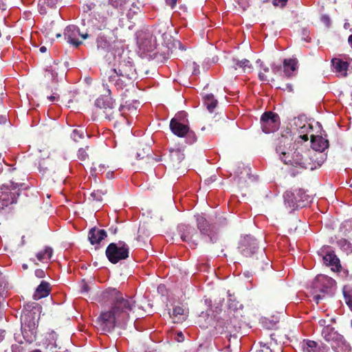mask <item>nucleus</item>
I'll return each mask as SVG.
<instances>
[{
	"instance_id": "obj_1",
	"label": "nucleus",
	"mask_w": 352,
	"mask_h": 352,
	"mask_svg": "<svg viewBox=\"0 0 352 352\" xmlns=\"http://www.w3.org/2000/svg\"><path fill=\"white\" fill-rule=\"evenodd\" d=\"M308 130H312V126L309 124H304L300 128L299 138L293 144L292 148H291L292 140L290 137L282 135L278 138L276 152L285 164L310 170H314L322 165L323 162L322 153L329 147V142L320 135H311V148L302 145V141L309 140L308 134L305 133Z\"/></svg>"
},
{
	"instance_id": "obj_2",
	"label": "nucleus",
	"mask_w": 352,
	"mask_h": 352,
	"mask_svg": "<svg viewBox=\"0 0 352 352\" xmlns=\"http://www.w3.org/2000/svg\"><path fill=\"white\" fill-rule=\"evenodd\" d=\"M103 294L111 300L112 305L111 310L101 313L98 318V326L104 333L111 332L116 326L124 327L135 307V300L129 296L124 297L116 289H109Z\"/></svg>"
},
{
	"instance_id": "obj_3",
	"label": "nucleus",
	"mask_w": 352,
	"mask_h": 352,
	"mask_svg": "<svg viewBox=\"0 0 352 352\" xmlns=\"http://www.w3.org/2000/svg\"><path fill=\"white\" fill-rule=\"evenodd\" d=\"M41 307L35 302H29L24 305L21 316V331L24 339L28 342H32L36 339L38 313Z\"/></svg>"
},
{
	"instance_id": "obj_4",
	"label": "nucleus",
	"mask_w": 352,
	"mask_h": 352,
	"mask_svg": "<svg viewBox=\"0 0 352 352\" xmlns=\"http://www.w3.org/2000/svg\"><path fill=\"white\" fill-rule=\"evenodd\" d=\"M135 69L130 58L122 59L116 68L111 70L109 82L118 89H123L135 78Z\"/></svg>"
},
{
	"instance_id": "obj_5",
	"label": "nucleus",
	"mask_w": 352,
	"mask_h": 352,
	"mask_svg": "<svg viewBox=\"0 0 352 352\" xmlns=\"http://www.w3.org/2000/svg\"><path fill=\"white\" fill-rule=\"evenodd\" d=\"M336 281L331 277L318 275L312 283L313 300L316 304L324 297L325 294H331L335 289Z\"/></svg>"
},
{
	"instance_id": "obj_6",
	"label": "nucleus",
	"mask_w": 352,
	"mask_h": 352,
	"mask_svg": "<svg viewBox=\"0 0 352 352\" xmlns=\"http://www.w3.org/2000/svg\"><path fill=\"white\" fill-rule=\"evenodd\" d=\"M108 260L113 264L118 263L121 260H124L129 257V247L122 241L117 243H111L105 251Z\"/></svg>"
},
{
	"instance_id": "obj_7",
	"label": "nucleus",
	"mask_w": 352,
	"mask_h": 352,
	"mask_svg": "<svg viewBox=\"0 0 352 352\" xmlns=\"http://www.w3.org/2000/svg\"><path fill=\"white\" fill-rule=\"evenodd\" d=\"M23 184L11 182L10 186L3 185L0 187V203L3 207L16 203L19 195V190L23 187Z\"/></svg>"
},
{
	"instance_id": "obj_8",
	"label": "nucleus",
	"mask_w": 352,
	"mask_h": 352,
	"mask_svg": "<svg viewBox=\"0 0 352 352\" xmlns=\"http://www.w3.org/2000/svg\"><path fill=\"white\" fill-rule=\"evenodd\" d=\"M262 130L265 133H274L280 126V118L278 114L272 111L265 112L261 118Z\"/></svg>"
},
{
	"instance_id": "obj_9",
	"label": "nucleus",
	"mask_w": 352,
	"mask_h": 352,
	"mask_svg": "<svg viewBox=\"0 0 352 352\" xmlns=\"http://www.w3.org/2000/svg\"><path fill=\"white\" fill-rule=\"evenodd\" d=\"M322 336L331 344L333 348L340 346L343 344L344 341V337L329 326H326L322 329Z\"/></svg>"
},
{
	"instance_id": "obj_10",
	"label": "nucleus",
	"mask_w": 352,
	"mask_h": 352,
	"mask_svg": "<svg viewBox=\"0 0 352 352\" xmlns=\"http://www.w3.org/2000/svg\"><path fill=\"white\" fill-rule=\"evenodd\" d=\"M239 249L243 256H251L258 250V243L253 236L247 235L241 240Z\"/></svg>"
},
{
	"instance_id": "obj_11",
	"label": "nucleus",
	"mask_w": 352,
	"mask_h": 352,
	"mask_svg": "<svg viewBox=\"0 0 352 352\" xmlns=\"http://www.w3.org/2000/svg\"><path fill=\"white\" fill-rule=\"evenodd\" d=\"M64 36L68 43L78 47L82 43L78 40V37L80 36L82 38L85 39L88 37V34H81L78 27L76 25H69L65 29Z\"/></svg>"
},
{
	"instance_id": "obj_12",
	"label": "nucleus",
	"mask_w": 352,
	"mask_h": 352,
	"mask_svg": "<svg viewBox=\"0 0 352 352\" xmlns=\"http://www.w3.org/2000/svg\"><path fill=\"white\" fill-rule=\"evenodd\" d=\"M177 229L181 239L189 243L192 248H195L197 243L194 237L197 235L195 228L189 225L181 224L178 226Z\"/></svg>"
},
{
	"instance_id": "obj_13",
	"label": "nucleus",
	"mask_w": 352,
	"mask_h": 352,
	"mask_svg": "<svg viewBox=\"0 0 352 352\" xmlns=\"http://www.w3.org/2000/svg\"><path fill=\"white\" fill-rule=\"evenodd\" d=\"M322 260L326 265L330 266L333 271L339 272L341 268L340 260L335 254L334 252L329 248H326L320 251Z\"/></svg>"
},
{
	"instance_id": "obj_14",
	"label": "nucleus",
	"mask_w": 352,
	"mask_h": 352,
	"mask_svg": "<svg viewBox=\"0 0 352 352\" xmlns=\"http://www.w3.org/2000/svg\"><path fill=\"white\" fill-rule=\"evenodd\" d=\"M196 218L197 228L199 230L200 233L203 235L208 236L212 243L216 241L214 235H212V230L210 224L208 222L206 217L203 214H197L195 216Z\"/></svg>"
},
{
	"instance_id": "obj_15",
	"label": "nucleus",
	"mask_w": 352,
	"mask_h": 352,
	"mask_svg": "<svg viewBox=\"0 0 352 352\" xmlns=\"http://www.w3.org/2000/svg\"><path fill=\"white\" fill-rule=\"evenodd\" d=\"M284 204L289 212H292L298 208H302V204L298 203L297 195L295 190H287L283 195Z\"/></svg>"
},
{
	"instance_id": "obj_16",
	"label": "nucleus",
	"mask_w": 352,
	"mask_h": 352,
	"mask_svg": "<svg viewBox=\"0 0 352 352\" xmlns=\"http://www.w3.org/2000/svg\"><path fill=\"white\" fill-rule=\"evenodd\" d=\"M184 151V148L183 147L178 146H175L168 148L169 157L173 166H177L184 160L185 157Z\"/></svg>"
},
{
	"instance_id": "obj_17",
	"label": "nucleus",
	"mask_w": 352,
	"mask_h": 352,
	"mask_svg": "<svg viewBox=\"0 0 352 352\" xmlns=\"http://www.w3.org/2000/svg\"><path fill=\"white\" fill-rule=\"evenodd\" d=\"M332 66L334 72L342 77L347 76L349 69V63L339 58H334L331 60Z\"/></svg>"
},
{
	"instance_id": "obj_18",
	"label": "nucleus",
	"mask_w": 352,
	"mask_h": 352,
	"mask_svg": "<svg viewBox=\"0 0 352 352\" xmlns=\"http://www.w3.org/2000/svg\"><path fill=\"white\" fill-rule=\"evenodd\" d=\"M107 236L104 230L96 228H91L89 232V240L92 245L99 244Z\"/></svg>"
},
{
	"instance_id": "obj_19",
	"label": "nucleus",
	"mask_w": 352,
	"mask_h": 352,
	"mask_svg": "<svg viewBox=\"0 0 352 352\" xmlns=\"http://www.w3.org/2000/svg\"><path fill=\"white\" fill-rule=\"evenodd\" d=\"M50 293V285L46 281H42L36 287L33 295L34 299L39 300L42 298L47 296Z\"/></svg>"
},
{
	"instance_id": "obj_20",
	"label": "nucleus",
	"mask_w": 352,
	"mask_h": 352,
	"mask_svg": "<svg viewBox=\"0 0 352 352\" xmlns=\"http://www.w3.org/2000/svg\"><path fill=\"white\" fill-rule=\"evenodd\" d=\"M170 317L173 319L174 323H180L184 321L187 318V313L185 309L180 306H175L173 308V313H169Z\"/></svg>"
},
{
	"instance_id": "obj_21",
	"label": "nucleus",
	"mask_w": 352,
	"mask_h": 352,
	"mask_svg": "<svg viewBox=\"0 0 352 352\" xmlns=\"http://www.w3.org/2000/svg\"><path fill=\"white\" fill-rule=\"evenodd\" d=\"M170 129L173 134L183 138L188 133L189 126L186 123H170Z\"/></svg>"
},
{
	"instance_id": "obj_22",
	"label": "nucleus",
	"mask_w": 352,
	"mask_h": 352,
	"mask_svg": "<svg viewBox=\"0 0 352 352\" xmlns=\"http://www.w3.org/2000/svg\"><path fill=\"white\" fill-rule=\"evenodd\" d=\"M8 285L7 284L5 277L2 276L0 272V307L5 303L4 298L6 296L8 292ZM3 318V312L0 310V320Z\"/></svg>"
},
{
	"instance_id": "obj_23",
	"label": "nucleus",
	"mask_w": 352,
	"mask_h": 352,
	"mask_svg": "<svg viewBox=\"0 0 352 352\" xmlns=\"http://www.w3.org/2000/svg\"><path fill=\"white\" fill-rule=\"evenodd\" d=\"M298 61L296 58L285 59L283 61L284 73L287 76H291L297 69Z\"/></svg>"
},
{
	"instance_id": "obj_24",
	"label": "nucleus",
	"mask_w": 352,
	"mask_h": 352,
	"mask_svg": "<svg viewBox=\"0 0 352 352\" xmlns=\"http://www.w3.org/2000/svg\"><path fill=\"white\" fill-rule=\"evenodd\" d=\"M234 67L236 69L238 67L241 68L243 72L250 73L252 71V67L250 60L248 59H243L241 60L233 58Z\"/></svg>"
},
{
	"instance_id": "obj_25",
	"label": "nucleus",
	"mask_w": 352,
	"mask_h": 352,
	"mask_svg": "<svg viewBox=\"0 0 352 352\" xmlns=\"http://www.w3.org/2000/svg\"><path fill=\"white\" fill-rule=\"evenodd\" d=\"M204 103L207 109L212 113L218 104V101L212 94H210L204 97Z\"/></svg>"
},
{
	"instance_id": "obj_26",
	"label": "nucleus",
	"mask_w": 352,
	"mask_h": 352,
	"mask_svg": "<svg viewBox=\"0 0 352 352\" xmlns=\"http://www.w3.org/2000/svg\"><path fill=\"white\" fill-rule=\"evenodd\" d=\"M52 254V248L46 247L43 250H41L36 254V258L39 261L45 262L51 258Z\"/></svg>"
},
{
	"instance_id": "obj_27",
	"label": "nucleus",
	"mask_w": 352,
	"mask_h": 352,
	"mask_svg": "<svg viewBox=\"0 0 352 352\" xmlns=\"http://www.w3.org/2000/svg\"><path fill=\"white\" fill-rule=\"evenodd\" d=\"M96 43L98 50H102L104 51H108L111 45L109 41H108L106 36L102 34L98 36Z\"/></svg>"
},
{
	"instance_id": "obj_28",
	"label": "nucleus",
	"mask_w": 352,
	"mask_h": 352,
	"mask_svg": "<svg viewBox=\"0 0 352 352\" xmlns=\"http://www.w3.org/2000/svg\"><path fill=\"white\" fill-rule=\"evenodd\" d=\"M298 204H302V208L305 207L309 202V197L302 189L295 190Z\"/></svg>"
},
{
	"instance_id": "obj_29",
	"label": "nucleus",
	"mask_w": 352,
	"mask_h": 352,
	"mask_svg": "<svg viewBox=\"0 0 352 352\" xmlns=\"http://www.w3.org/2000/svg\"><path fill=\"white\" fill-rule=\"evenodd\" d=\"M170 123H186L188 124L187 119V113L182 111L175 114L173 118L171 119Z\"/></svg>"
},
{
	"instance_id": "obj_30",
	"label": "nucleus",
	"mask_w": 352,
	"mask_h": 352,
	"mask_svg": "<svg viewBox=\"0 0 352 352\" xmlns=\"http://www.w3.org/2000/svg\"><path fill=\"white\" fill-rule=\"evenodd\" d=\"M340 248L347 254L352 252V243L346 239H342L337 242Z\"/></svg>"
},
{
	"instance_id": "obj_31",
	"label": "nucleus",
	"mask_w": 352,
	"mask_h": 352,
	"mask_svg": "<svg viewBox=\"0 0 352 352\" xmlns=\"http://www.w3.org/2000/svg\"><path fill=\"white\" fill-rule=\"evenodd\" d=\"M304 352H316L317 343L313 340H306L302 346Z\"/></svg>"
},
{
	"instance_id": "obj_32",
	"label": "nucleus",
	"mask_w": 352,
	"mask_h": 352,
	"mask_svg": "<svg viewBox=\"0 0 352 352\" xmlns=\"http://www.w3.org/2000/svg\"><path fill=\"white\" fill-rule=\"evenodd\" d=\"M343 294L346 303L352 311V288L344 287Z\"/></svg>"
},
{
	"instance_id": "obj_33",
	"label": "nucleus",
	"mask_w": 352,
	"mask_h": 352,
	"mask_svg": "<svg viewBox=\"0 0 352 352\" xmlns=\"http://www.w3.org/2000/svg\"><path fill=\"white\" fill-rule=\"evenodd\" d=\"M48 340L50 342L46 345V348L50 350H53L57 348V344L56 342L57 340V334L54 331H52L49 333Z\"/></svg>"
},
{
	"instance_id": "obj_34",
	"label": "nucleus",
	"mask_w": 352,
	"mask_h": 352,
	"mask_svg": "<svg viewBox=\"0 0 352 352\" xmlns=\"http://www.w3.org/2000/svg\"><path fill=\"white\" fill-rule=\"evenodd\" d=\"M140 47L144 52H152L155 48V45L151 43V41H144L142 43H140Z\"/></svg>"
},
{
	"instance_id": "obj_35",
	"label": "nucleus",
	"mask_w": 352,
	"mask_h": 352,
	"mask_svg": "<svg viewBox=\"0 0 352 352\" xmlns=\"http://www.w3.org/2000/svg\"><path fill=\"white\" fill-rule=\"evenodd\" d=\"M85 137V132L82 129H74L72 133V138L75 141L78 142L80 139Z\"/></svg>"
},
{
	"instance_id": "obj_36",
	"label": "nucleus",
	"mask_w": 352,
	"mask_h": 352,
	"mask_svg": "<svg viewBox=\"0 0 352 352\" xmlns=\"http://www.w3.org/2000/svg\"><path fill=\"white\" fill-rule=\"evenodd\" d=\"M184 137H186V142L188 144H191L197 141V136H196L195 132L192 131H190V129H188V133H186V135Z\"/></svg>"
},
{
	"instance_id": "obj_37",
	"label": "nucleus",
	"mask_w": 352,
	"mask_h": 352,
	"mask_svg": "<svg viewBox=\"0 0 352 352\" xmlns=\"http://www.w3.org/2000/svg\"><path fill=\"white\" fill-rule=\"evenodd\" d=\"M139 11L140 8L133 3L132 7L128 10L126 14L128 19L131 20L133 18V16L137 14Z\"/></svg>"
},
{
	"instance_id": "obj_38",
	"label": "nucleus",
	"mask_w": 352,
	"mask_h": 352,
	"mask_svg": "<svg viewBox=\"0 0 352 352\" xmlns=\"http://www.w3.org/2000/svg\"><path fill=\"white\" fill-rule=\"evenodd\" d=\"M103 195H104V192L102 190H97L93 191L91 193V197H92V199L94 200L100 201H102Z\"/></svg>"
},
{
	"instance_id": "obj_39",
	"label": "nucleus",
	"mask_w": 352,
	"mask_h": 352,
	"mask_svg": "<svg viewBox=\"0 0 352 352\" xmlns=\"http://www.w3.org/2000/svg\"><path fill=\"white\" fill-rule=\"evenodd\" d=\"M57 75H58V74L55 71V69H53L52 67L46 69L45 76L50 78L52 80H56Z\"/></svg>"
},
{
	"instance_id": "obj_40",
	"label": "nucleus",
	"mask_w": 352,
	"mask_h": 352,
	"mask_svg": "<svg viewBox=\"0 0 352 352\" xmlns=\"http://www.w3.org/2000/svg\"><path fill=\"white\" fill-rule=\"evenodd\" d=\"M88 155L86 151V148H80L78 151V157L80 160H85L87 157Z\"/></svg>"
},
{
	"instance_id": "obj_41",
	"label": "nucleus",
	"mask_w": 352,
	"mask_h": 352,
	"mask_svg": "<svg viewBox=\"0 0 352 352\" xmlns=\"http://www.w3.org/2000/svg\"><path fill=\"white\" fill-rule=\"evenodd\" d=\"M61 0H43L44 3L50 8H53L56 6V5Z\"/></svg>"
},
{
	"instance_id": "obj_42",
	"label": "nucleus",
	"mask_w": 352,
	"mask_h": 352,
	"mask_svg": "<svg viewBox=\"0 0 352 352\" xmlns=\"http://www.w3.org/2000/svg\"><path fill=\"white\" fill-rule=\"evenodd\" d=\"M192 69V74L193 75H197L199 74V65L197 64L195 62H193L191 65Z\"/></svg>"
},
{
	"instance_id": "obj_43",
	"label": "nucleus",
	"mask_w": 352,
	"mask_h": 352,
	"mask_svg": "<svg viewBox=\"0 0 352 352\" xmlns=\"http://www.w3.org/2000/svg\"><path fill=\"white\" fill-rule=\"evenodd\" d=\"M321 21L324 23L327 26H329L331 23L330 17L327 14H323L321 16Z\"/></svg>"
},
{
	"instance_id": "obj_44",
	"label": "nucleus",
	"mask_w": 352,
	"mask_h": 352,
	"mask_svg": "<svg viewBox=\"0 0 352 352\" xmlns=\"http://www.w3.org/2000/svg\"><path fill=\"white\" fill-rule=\"evenodd\" d=\"M105 170V166L104 164H100L98 168L95 167L92 168V171L97 172V173H103Z\"/></svg>"
},
{
	"instance_id": "obj_45",
	"label": "nucleus",
	"mask_w": 352,
	"mask_h": 352,
	"mask_svg": "<svg viewBox=\"0 0 352 352\" xmlns=\"http://www.w3.org/2000/svg\"><path fill=\"white\" fill-rule=\"evenodd\" d=\"M287 0H273V4L276 6L283 7L286 4Z\"/></svg>"
},
{
	"instance_id": "obj_46",
	"label": "nucleus",
	"mask_w": 352,
	"mask_h": 352,
	"mask_svg": "<svg viewBox=\"0 0 352 352\" xmlns=\"http://www.w3.org/2000/svg\"><path fill=\"white\" fill-rule=\"evenodd\" d=\"M35 276L39 278L45 276V272L43 270L37 269L35 271Z\"/></svg>"
},
{
	"instance_id": "obj_47",
	"label": "nucleus",
	"mask_w": 352,
	"mask_h": 352,
	"mask_svg": "<svg viewBox=\"0 0 352 352\" xmlns=\"http://www.w3.org/2000/svg\"><path fill=\"white\" fill-rule=\"evenodd\" d=\"M177 1V0H166V3L173 9L176 6Z\"/></svg>"
},
{
	"instance_id": "obj_48",
	"label": "nucleus",
	"mask_w": 352,
	"mask_h": 352,
	"mask_svg": "<svg viewBox=\"0 0 352 352\" xmlns=\"http://www.w3.org/2000/svg\"><path fill=\"white\" fill-rule=\"evenodd\" d=\"M281 69V65H276L275 64L272 65V70L274 73H276Z\"/></svg>"
},
{
	"instance_id": "obj_49",
	"label": "nucleus",
	"mask_w": 352,
	"mask_h": 352,
	"mask_svg": "<svg viewBox=\"0 0 352 352\" xmlns=\"http://www.w3.org/2000/svg\"><path fill=\"white\" fill-rule=\"evenodd\" d=\"M258 77H259V79L262 81H268L269 80L267 79V77L266 76V75L262 72H259Z\"/></svg>"
},
{
	"instance_id": "obj_50",
	"label": "nucleus",
	"mask_w": 352,
	"mask_h": 352,
	"mask_svg": "<svg viewBox=\"0 0 352 352\" xmlns=\"http://www.w3.org/2000/svg\"><path fill=\"white\" fill-rule=\"evenodd\" d=\"M101 102H102V100L100 99H98L96 100V104L100 108H104V109H107V107H106V104H104L103 106L101 105Z\"/></svg>"
},
{
	"instance_id": "obj_51",
	"label": "nucleus",
	"mask_w": 352,
	"mask_h": 352,
	"mask_svg": "<svg viewBox=\"0 0 352 352\" xmlns=\"http://www.w3.org/2000/svg\"><path fill=\"white\" fill-rule=\"evenodd\" d=\"M7 118L6 116H0V124L6 123Z\"/></svg>"
},
{
	"instance_id": "obj_52",
	"label": "nucleus",
	"mask_w": 352,
	"mask_h": 352,
	"mask_svg": "<svg viewBox=\"0 0 352 352\" xmlns=\"http://www.w3.org/2000/svg\"><path fill=\"white\" fill-rule=\"evenodd\" d=\"M5 337V331L0 329V342L3 340Z\"/></svg>"
},
{
	"instance_id": "obj_53",
	"label": "nucleus",
	"mask_w": 352,
	"mask_h": 352,
	"mask_svg": "<svg viewBox=\"0 0 352 352\" xmlns=\"http://www.w3.org/2000/svg\"><path fill=\"white\" fill-rule=\"evenodd\" d=\"M6 8V4L3 3V0H0V10H5Z\"/></svg>"
},
{
	"instance_id": "obj_54",
	"label": "nucleus",
	"mask_w": 352,
	"mask_h": 352,
	"mask_svg": "<svg viewBox=\"0 0 352 352\" xmlns=\"http://www.w3.org/2000/svg\"><path fill=\"white\" fill-rule=\"evenodd\" d=\"M348 43L351 47L352 48V34L348 38Z\"/></svg>"
},
{
	"instance_id": "obj_55",
	"label": "nucleus",
	"mask_w": 352,
	"mask_h": 352,
	"mask_svg": "<svg viewBox=\"0 0 352 352\" xmlns=\"http://www.w3.org/2000/svg\"><path fill=\"white\" fill-rule=\"evenodd\" d=\"M39 50L41 53H45L47 51V47L45 46H41Z\"/></svg>"
},
{
	"instance_id": "obj_56",
	"label": "nucleus",
	"mask_w": 352,
	"mask_h": 352,
	"mask_svg": "<svg viewBox=\"0 0 352 352\" xmlns=\"http://www.w3.org/2000/svg\"><path fill=\"white\" fill-rule=\"evenodd\" d=\"M113 175V172H108L107 173V177L109 178V179L112 178Z\"/></svg>"
},
{
	"instance_id": "obj_57",
	"label": "nucleus",
	"mask_w": 352,
	"mask_h": 352,
	"mask_svg": "<svg viewBox=\"0 0 352 352\" xmlns=\"http://www.w3.org/2000/svg\"><path fill=\"white\" fill-rule=\"evenodd\" d=\"M111 3L112 4L113 6L114 7H118V3L116 2V1H113V0H111Z\"/></svg>"
},
{
	"instance_id": "obj_58",
	"label": "nucleus",
	"mask_w": 352,
	"mask_h": 352,
	"mask_svg": "<svg viewBox=\"0 0 352 352\" xmlns=\"http://www.w3.org/2000/svg\"><path fill=\"white\" fill-rule=\"evenodd\" d=\"M350 27V24L348 22H345L344 24V29H348Z\"/></svg>"
},
{
	"instance_id": "obj_59",
	"label": "nucleus",
	"mask_w": 352,
	"mask_h": 352,
	"mask_svg": "<svg viewBox=\"0 0 352 352\" xmlns=\"http://www.w3.org/2000/svg\"><path fill=\"white\" fill-rule=\"evenodd\" d=\"M262 68H263V70L264 72H269V68L266 66H262Z\"/></svg>"
},
{
	"instance_id": "obj_60",
	"label": "nucleus",
	"mask_w": 352,
	"mask_h": 352,
	"mask_svg": "<svg viewBox=\"0 0 352 352\" xmlns=\"http://www.w3.org/2000/svg\"><path fill=\"white\" fill-rule=\"evenodd\" d=\"M107 106L108 107H109L110 109H112V108H113V106H112L113 103H112V102H110L109 101H107Z\"/></svg>"
},
{
	"instance_id": "obj_61",
	"label": "nucleus",
	"mask_w": 352,
	"mask_h": 352,
	"mask_svg": "<svg viewBox=\"0 0 352 352\" xmlns=\"http://www.w3.org/2000/svg\"><path fill=\"white\" fill-rule=\"evenodd\" d=\"M244 275H245L246 277H248V278H249V277L250 276V272H244Z\"/></svg>"
},
{
	"instance_id": "obj_62",
	"label": "nucleus",
	"mask_w": 352,
	"mask_h": 352,
	"mask_svg": "<svg viewBox=\"0 0 352 352\" xmlns=\"http://www.w3.org/2000/svg\"><path fill=\"white\" fill-rule=\"evenodd\" d=\"M22 267L24 270H26L28 268V265L26 264H23Z\"/></svg>"
},
{
	"instance_id": "obj_63",
	"label": "nucleus",
	"mask_w": 352,
	"mask_h": 352,
	"mask_svg": "<svg viewBox=\"0 0 352 352\" xmlns=\"http://www.w3.org/2000/svg\"><path fill=\"white\" fill-rule=\"evenodd\" d=\"M177 336H179V337H181V338H182V337H183V334H182V332H179V333H177Z\"/></svg>"
},
{
	"instance_id": "obj_64",
	"label": "nucleus",
	"mask_w": 352,
	"mask_h": 352,
	"mask_svg": "<svg viewBox=\"0 0 352 352\" xmlns=\"http://www.w3.org/2000/svg\"><path fill=\"white\" fill-rule=\"evenodd\" d=\"M31 352H41V351L39 350V349H35V350H34V351H32Z\"/></svg>"
}]
</instances>
